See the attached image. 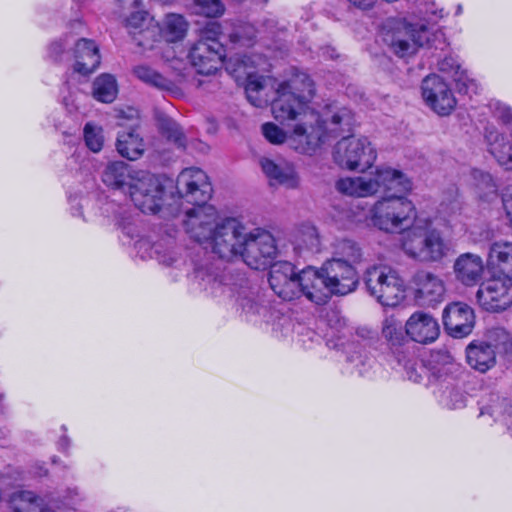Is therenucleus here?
<instances>
[{
    "mask_svg": "<svg viewBox=\"0 0 512 512\" xmlns=\"http://www.w3.org/2000/svg\"><path fill=\"white\" fill-rule=\"evenodd\" d=\"M315 94L312 79L303 72H295L279 83L277 97L271 103L273 117L286 130L272 122L262 125L264 137L272 144H282L287 138L297 144L301 153L314 152L329 137L350 131L353 115L346 107L331 106L322 115L310 107Z\"/></svg>",
    "mask_w": 512,
    "mask_h": 512,
    "instance_id": "obj_1",
    "label": "nucleus"
},
{
    "mask_svg": "<svg viewBox=\"0 0 512 512\" xmlns=\"http://www.w3.org/2000/svg\"><path fill=\"white\" fill-rule=\"evenodd\" d=\"M176 189L182 198L196 205L186 212L184 220L190 237L221 259L238 257L247 229L236 218L219 219L216 209L205 205L212 193L205 172L195 167L184 169L177 177Z\"/></svg>",
    "mask_w": 512,
    "mask_h": 512,
    "instance_id": "obj_2",
    "label": "nucleus"
},
{
    "mask_svg": "<svg viewBox=\"0 0 512 512\" xmlns=\"http://www.w3.org/2000/svg\"><path fill=\"white\" fill-rule=\"evenodd\" d=\"M371 221L378 229L404 233L402 248L415 260L424 263L440 262L449 253L441 233L432 227L428 218L417 216L414 203L404 195L382 196L370 210Z\"/></svg>",
    "mask_w": 512,
    "mask_h": 512,
    "instance_id": "obj_3",
    "label": "nucleus"
},
{
    "mask_svg": "<svg viewBox=\"0 0 512 512\" xmlns=\"http://www.w3.org/2000/svg\"><path fill=\"white\" fill-rule=\"evenodd\" d=\"M269 283L283 300L305 296L315 304H325L332 295L344 296L356 290L359 276L356 268L339 261H325L320 269L308 267L295 272L287 261L271 265Z\"/></svg>",
    "mask_w": 512,
    "mask_h": 512,
    "instance_id": "obj_4",
    "label": "nucleus"
},
{
    "mask_svg": "<svg viewBox=\"0 0 512 512\" xmlns=\"http://www.w3.org/2000/svg\"><path fill=\"white\" fill-rule=\"evenodd\" d=\"M101 179L112 189L128 191L134 205L143 213L159 211L164 189L155 175L134 170L123 161H113L106 165Z\"/></svg>",
    "mask_w": 512,
    "mask_h": 512,
    "instance_id": "obj_5",
    "label": "nucleus"
},
{
    "mask_svg": "<svg viewBox=\"0 0 512 512\" xmlns=\"http://www.w3.org/2000/svg\"><path fill=\"white\" fill-rule=\"evenodd\" d=\"M336 190L347 196L366 198L379 192L383 196L404 195L411 191V181L399 170L379 167L375 172L356 177L340 178L335 183Z\"/></svg>",
    "mask_w": 512,
    "mask_h": 512,
    "instance_id": "obj_6",
    "label": "nucleus"
},
{
    "mask_svg": "<svg viewBox=\"0 0 512 512\" xmlns=\"http://www.w3.org/2000/svg\"><path fill=\"white\" fill-rule=\"evenodd\" d=\"M381 39L389 50L400 58L414 55L431 40L432 32L423 23L410 24L402 20H388L382 27Z\"/></svg>",
    "mask_w": 512,
    "mask_h": 512,
    "instance_id": "obj_7",
    "label": "nucleus"
},
{
    "mask_svg": "<svg viewBox=\"0 0 512 512\" xmlns=\"http://www.w3.org/2000/svg\"><path fill=\"white\" fill-rule=\"evenodd\" d=\"M369 294L381 305L395 307L405 298V285L398 273L387 266L373 265L365 271Z\"/></svg>",
    "mask_w": 512,
    "mask_h": 512,
    "instance_id": "obj_8",
    "label": "nucleus"
},
{
    "mask_svg": "<svg viewBox=\"0 0 512 512\" xmlns=\"http://www.w3.org/2000/svg\"><path fill=\"white\" fill-rule=\"evenodd\" d=\"M377 158L375 148L366 137H343L334 147L333 159L341 168L364 171Z\"/></svg>",
    "mask_w": 512,
    "mask_h": 512,
    "instance_id": "obj_9",
    "label": "nucleus"
},
{
    "mask_svg": "<svg viewBox=\"0 0 512 512\" xmlns=\"http://www.w3.org/2000/svg\"><path fill=\"white\" fill-rule=\"evenodd\" d=\"M242 241L239 257L252 269H265L277 256L275 238L264 229L247 230Z\"/></svg>",
    "mask_w": 512,
    "mask_h": 512,
    "instance_id": "obj_10",
    "label": "nucleus"
},
{
    "mask_svg": "<svg viewBox=\"0 0 512 512\" xmlns=\"http://www.w3.org/2000/svg\"><path fill=\"white\" fill-rule=\"evenodd\" d=\"M479 304L487 311L505 310L512 304V277H493L476 293Z\"/></svg>",
    "mask_w": 512,
    "mask_h": 512,
    "instance_id": "obj_11",
    "label": "nucleus"
},
{
    "mask_svg": "<svg viewBox=\"0 0 512 512\" xmlns=\"http://www.w3.org/2000/svg\"><path fill=\"white\" fill-rule=\"evenodd\" d=\"M131 5L137 10L125 20L128 33L138 46L152 47V43L159 37V24L145 10L140 9L142 7L140 0H131Z\"/></svg>",
    "mask_w": 512,
    "mask_h": 512,
    "instance_id": "obj_12",
    "label": "nucleus"
},
{
    "mask_svg": "<svg viewBox=\"0 0 512 512\" xmlns=\"http://www.w3.org/2000/svg\"><path fill=\"white\" fill-rule=\"evenodd\" d=\"M422 96L427 105L439 115H448L456 105L449 86L438 75H428L422 81Z\"/></svg>",
    "mask_w": 512,
    "mask_h": 512,
    "instance_id": "obj_13",
    "label": "nucleus"
},
{
    "mask_svg": "<svg viewBox=\"0 0 512 512\" xmlns=\"http://www.w3.org/2000/svg\"><path fill=\"white\" fill-rule=\"evenodd\" d=\"M224 49L220 42L198 40L189 51L191 64L199 74H214L223 62Z\"/></svg>",
    "mask_w": 512,
    "mask_h": 512,
    "instance_id": "obj_14",
    "label": "nucleus"
},
{
    "mask_svg": "<svg viewBox=\"0 0 512 512\" xmlns=\"http://www.w3.org/2000/svg\"><path fill=\"white\" fill-rule=\"evenodd\" d=\"M443 324L449 335L462 338L469 335L474 327V311L463 302H453L443 310Z\"/></svg>",
    "mask_w": 512,
    "mask_h": 512,
    "instance_id": "obj_15",
    "label": "nucleus"
},
{
    "mask_svg": "<svg viewBox=\"0 0 512 512\" xmlns=\"http://www.w3.org/2000/svg\"><path fill=\"white\" fill-rule=\"evenodd\" d=\"M259 165L271 186H282L286 189L299 187L300 177L291 162L262 157L259 160Z\"/></svg>",
    "mask_w": 512,
    "mask_h": 512,
    "instance_id": "obj_16",
    "label": "nucleus"
},
{
    "mask_svg": "<svg viewBox=\"0 0 512 512\" xmlns=\"http://www.w3.org/2000/svg\"><path fill=\"white\" fill-rule=\"evenodd\" d=\"M415 297L427 305L442 301L445 294V285L440 276L427 271L419 270L412 277Z\"/></svg>",
    "mask_w": 512,
    "mask_h": 512,
    "instance_id": "obj_17",
    "label": "nucleus"
},
{
    "mask_svg": "<svg viewBox=\"0 0 512 512\" xmlns=\"http://www.w3.org/2000/svg\"><path fill=\"white\" fill-rule=\"evenodd\" d=\"M193 277L199 287L212 297H220L230 290L224 283L225 276L221 268L208 260L195 265Z\"/></svg>",
    "mask_w": 512,
    "mask_h": 512,
    "instance_id": "obj_18",
    "label": "nucleus"
},
{
    "mask_svg": "<svg viewBox=\"0 0 512 512\" xmlns=\"http://www.w3.org/2000/svg\"><path fill=\"white\" fill-rule=\"evenodd\" d=\"M453 273L457 281L467 287L480 282L484 273V261L475 253H462L454 261Z\"/></svg>",
    "mask_w": 512,
    "mask_h": 512,
    "instance_id": "obj_19",
    "label": "nucleus"
},
{
    "mask_svg": "<svg viewBox=\"0 0 512 512\" xmlns=\"http://www.w3.org/2000/svg\"><path fill=\"white\" fill-rule=\"evenodd\" d=\"M406 334L415 342L427 344L434 342L440 332L437 320L428 313L415 312L407 320Z\"/></svg>",
    "mask_w": 512,
    "mask_h": 512,
    "instance_id": "obj_20",
    "label": "nucleus"
},
{
    "mask_svg": "<svg viewBox=\"0 0 512 512\" xmlns=\"http://www.w3.org/2000/svg\"><path fill=\"white\" fill-rule=\"evenodd\" d=\"M74 71L81 75L93 73L100 65L99 48L93 40L75 39L73 48Z\"/></svg>",
    "mask_w": 512,
    "mask_h": 512,
    "instance_id": "obj_21",
    "label": "nucleus"
},
{
    "mask_svg": "<svg viewBox=\"0 0 512 512\" xmlns=\"http://www.w3.org/2000/svg\"><path fill=\"white\" fill-rule=\"evenodd\" d=\"M66 505L59 504L55 498L45 501L31 491L14 492L9 501L11 512H54Z\"/></svg>",
    "mask_w": 512,
    "mask_h": 512,
    "instance_id": "obj_22",
    "label": "nucleus"
},
{
    "mask_svg": "<svg viewBox=\"0 0 512 512\" xmlns=\"http://www.w3.org/2000/svg\"><path fill=\"white\" fill-rule=\"evenodd\" d=\"M467 363L481 373L487 372L496 364V352L485 341L475 340L466 348Z\"/></svg>",
    "mask_w": 512,
    "mask_h": 512,
    "instance_id": "obj_23",
    "label": "nucleus"
},
{
    "mask_svg": "<svg viewBox=\"0 0 512 512\" xmlns=\"http://www.w3.org/2000/svg\"><path fill=\"white\" fill-rule=\"evenodd\" d=\"M132 74L144 84L161 91H167L176 94L177 86L173 81L166 78L156 69L148 64H139L133 67Z\"/></svg>",
    "mask_w": 512,
    "mask_h": 512,
    "instance_id": "obj_24",
    "label": "nucleus"
},
{
    "mask_svg": "<svg viewBox=\"0 0 512 512\" xmlns=\"http://www.w3.org/2000/svg\"><path fill=\"white\" fill-rule=\"evenodd\" d=\"M484 136L489 145V151L496 158L497 162L506 169L511 170L512 144L504 142V138L494 127H486Z\"/></svg>",
    "mask_w": 512,
    "mask_h": 512,
    "instance_id": "obj_25",
    "label": "nucleus"
},
{
    "mask_svg": "<svg viewBox=\"0 0 512 512\" xmlns=\"http://www.w3.org/2000/svg\"><path fill=\"white\" fill-rule=\"evenodd\" d=\"M438 67L441 72L452 77L460 93L476 92L477 83L468 76L455 58L445 57L438 63Z\"/></svg>",
    "mask_w": 512,
    "mask_h": 512,
    "instance_id": "obj_26",
    "label": "nucleus"
},
{
    "mask_svg": "<svg viewBox=\"0 0 512 512\" xmlns=\"http://www.w3.org/2000/svg\"><path fill=\"white\" fill-rule=\"evenodd\" d=\"M362 259V249L356 242L350 239H339L333 243V256L328 261H339L356 268Z\"/></svg>",
    "mask_w": 512,
    "mask_h": 512,
    "instance_id": "obj_27",
    "label": "nucleus"
},
{
    "mask_svg": "<svg viewBox=\"0 0 512 512\" xmlns=\"http://www.w3.org/2000/svg\"><path fill=\"white\" fill-rule=\"evenodd\" d=\"M118 153L129 160H136L144 153L143 139L135 130L123 131L116 141Z\"/></svg>",
    "mask_w": 512,
    "mask_h": 512,
    "instance_id": "obj_28",
    "label": "nucleus"
},
{
    "mask_svg": "<svg viewBox=\"0 0 512 512\" xmlns=\"http://www.w3.org/2000/svg\"><path fill=\"white\" fill-rule=\"evenodd\" d=\"M188 30V22L186 19L175 13L165 16L162 24L159 25V37L165 38L168 42H176L183 39Z\"/></svg>",
    "mask_w": 512,
    "mask_h": 512,
    "instance_id": "obj_29",
    "label": "nucleus"
},
{
    "mask_svg": "<svg viewBox=\"0 0 512 512\" xmlns=\"http://www.w3.org/2000/svg\"><path fill=\"white\" fill-rule=\"evenodd\" d=\"M489 263L498 268L504 276L512 277V243L495 242L489 250Z\"/></svg>",
    "mask_w": 512,
    "mask_h": 512,
    "instance_id": "obj_30",
    "label": "nucleus"
},
{
    "mask_svg": "<svg viewBox=\"0 0 512 512\" xmlns=\"http://www.w3.org/2000/svg\"><path fill=\"white\" fill-rule=\"evenodd\" d=\"M118 94V84L112 74L103 73L95 78L92 85L93 97L102 103H112Z\"/></svg>",
    "mask_w": 512,
    "mask_h": 512,
    "instance_id": "obj_31",
    "label": "nucleus"
},
{
    "mask_svg": "<svg viewBox=\"0 0 512 512\" xmlns=\"http://www.w3.org/2000/svg\"><path fill=\"white\" fill-rule=\"evenodd\" d=\"M75 38L65 34L53 40L47 47V57L55 63H63L73 59Z\"/></svg>",
    "mask_w": 512,
    "mask_h": 512,
    "instance_id": "obj_32",
    "label": "nucleus"
},
{
    "mask_svg": "<svg viewBox=\"0 0 512 512\" xmlns=\"http://www.w3.org/2000/svg\"><path fill=\"white\" fill-rule=\"evenodd\" d=\"M295 241L299 249H306L315 253L320 251V236L317 228L311 224H303L299 227Z\"/></svg>",
    "mask_w": 512,
    "mask_h": 512,
    "instance_id": "obj_33",
    "label": "nucleus"
},
{
    "mask_svg": "<svg viewBox=\"0 0 512 512\" xmlns=\"http://www.w3.org/2000/svg\"><path fill=\"white\" fill-rule=\"evenodd\" d=\"M158 127L161 134L165 136L169 141L173 142L178 147H185V134L179 124L176 123L172 118L166 115H160L158 117Z\"/></svg>",
    "mask_w": 512,
    "mask_h": 512,
    "instance_id": "obj_34",
    "label": "nucleus"
},
{
    "mask_svg": "<svg viewBox=\"0 0 512 512\" xmlns=\"http://www.w3.org/2000/svg\"><path fill=\"white\" fill-rule=\"evenodd\" d=\"M264 89L263 79L248 75L245 92L248 101L255 107H264L268 103V99L262 96Z\"/></svg>",
    "mask_w": 512,
    "mask_h": 512,
    "instance_id": "obj_35",
    "label": "nucleus"
},
{
    "mask_svg": "<svg viewBox=\"0 0 512 512\" xmlns=\"http://www.w3.org/2000/svg\"><path fill=\"white\" fill-rule=\"evenodd\" d=\"M237 302L246 316L260 314L261 309H263L262 304L258 300V296L252 291H243L239 295Z\"/></svg>",
    "mask_w": 512,
    "mask_h": 512,
    "instance_id": "obj_36",
    "label": "nucleus"
},
{
    "mask_svg": "<svg viewBox=\"0 0 512 512\" xmlns=\"http://www.w3.org/2000/svg\"><path fill=\"white\" fill-rule=\"evenodd\" d=\"M84 140L87 147L97 153L103 147L104 137L101 127L87 123L84 127Z\"/></svg>",
    "mask_w": 512,
    "mask_h": 512,
    "instance_id": "obj_37",
    "label": "nucleus"
},
{
    "mask_svg": "<svg viewBox=\"0 0 512 512\" xmlns=\"http://www.w3.org/2000/svg\"><path fill=\"white\" fill-rule=\"evenodd\" d=\"M196 13L206 17H219L224 13V5L220 0H195Z\"/></svg>",
    "mask_w": 512,
    "mask_h": 512,
    "instance_id": "obj_38",
    "label": "nucleus"
},
{
    "mask_svg": "<svg viewBox=\"0 0 512 512\" xmlns=\"http://www.w3.org/2000/svg\"><path fill=\"white\" fill-rule=\"evenodd\" d=\"M503 402L498 395L491 394L487 399L480 401V416L489 415L496 419L503 412Z\"/></svg>",
    "mask_w": 512,
    "mask_h": 512,
    "instance_id": "obj_39",
    "label": "nucleus"
},
{
    "mask_svg": "<svg viewBox=\"0 0 512 512\" xmlns=\"http://www.w3.org/2000/svg\"><path fill=\"white\" fill-rule=\"evenodd\" d=\"M509 340L510 335L504 328L495 327L487 332L486 339L484 341L486 344H489L491 348H494L495 352H497L500 349H506Z\"/></svg>",
    "mask_w": 512,
    "mask_h": 512,
    "instance_id": "obj_40",
    "label": "nucleus"
},
{
    "mask_svg": "<svg viewBox=\"0 0 512 512\" xmlns=\"http://www.w3.org/2000/svg\"><path fill=\"white\" fill-rule=\"evenodd\" d=\"M404 368L407 379L414 383H420L428 373L423 363L416 359L407 360Z\"/></svg>",
    "mask_w": 512,
    "mask_h": 512,
    "instance_id": "obj_41",
    "label": "nucleus"
},
{
    "mask_svg": "<svg viewBox=\"0 0 512 512\" xmlns=\"http://www.w3.org/2000/svg\"><path fill=\"white\" fill-rule=\"evenodd\" d=\"M472 177L475 180V184L479 190H483L485 195L495 194L496 186L490 174L474 169L472 171Z\"/></svg>",
    "mask_w": 512,
    "mask_h": 512,
    "instance_id": "obj_42",
    "label": "nucleus"
},
{
    "mask_svg": "<svg viewBox=\"0 0 512 512\" xmlns=\"http://www.w3.org/2000/svg\"><path fill=\"white\" fill-rule=\"evenodd\" d=\"M223 34L220 23L216 21L208 22L200 31L199 40L207 42H220V37Z\"/></svg>",
    "mask_w": 512,
    "mask_h": 512,
    "instance_id": "obj_43",
    "label": "nucleus"
},
{
    "mask_svg": "<svg viewBox=\"0 0 512 512\" xmlns=\"http://www.w3.org/2000/svg\"><path fill=\"white\" fill-rule=\"evenodd\" d=\"M401 328V324L393 318L386 319L382 328L383 336L393 344L398 343L402 337Z\"/></svg>",
    "mask_w": 512,
    "mask_h": 512,
    "instance_id": "obj_44",
    "label": "nucleus"
},
{
    "mask_svg": "<svg viewBox=\"0 0 512 512\" xmlns=\"http://www.w3.org/2000/svg\"><path fill=\"white\" fill-rule=\"evenodd\" d=\"M494 114L503 124L512 127V109L504 104L496 103L494 105Z\"/></svg>",
    "mask_w": 512,
    "mask_h": 512,
    "instance_id": "obj_45",
    "label": "nucleus"
},
{
    "mask_svg": "<svg viewBox=\"0 0 512 512\" xmlns=\"http://www.w3.org/2000/svg\"><path fill=\"white\" fill-rule=\"evenodd\" d=\"M445 404L451 409L461 408L465 405V397L459 391L451 390L446 396Z\"/></svg>",
    "mask_w": 512,
    "mask_h": 512,
    "instance_id": "obj_46",
    "label": "nucleus"
},
{
    "mask_svg": "<svg viewBox=\"0 0 512 512\" xmlns=\"http://www.w3.org/2000/svg\"><path fill=\"white\" fill-rule=\"evenodd\" d=\"M374 332L368 328L362 327L356 330V336L363 341L370 340L374 336Z\"/></svg>",
    "mask_w": 512,
    "mask_h": 512,
    "instance_id": "obj_47",
    "label": "nucleus"
},
{
    "mask_svg": "<svg viewBox=\"0 0 512 512\" xmlns=\"http://www.w3.org/2000/svg\"><path fill=\"white\" fill-rule=\"evenodd\" d=\"M231 42H241L243 40V36L240 34V32L236 31L234 33H231L229 35Z\"/></svg>",
    "mask_w": 512,
    "mask_h": 512,
    "instance_id": "obj_48",
    "label": "nucleus"
},
{
    "mask_svg": "<svg viewBox=\"0 0 512 512\" xmlns=\"http://www.w3.org/2000/svg\"><path fill=\"white\" fill-rule=\"evenodd\" d=\"M323 54H327L330 58H335V50L330 47H326L323 49Z\"/></svg>",
    "mask_w": 512,
    "mask_h": 512,
    "instance_id": "obj_49",
    "label": "nucleus"
},
{
    "mask_svg": "<svg viewBox=\"0 0 512 512\" xmlns=\"http://www.w3.org/2000/svg\"><path fill=\"white\" fill-rule=\"evenodd\" d=\"M60 445L63 447V448H67L69 446V439L64 437L61 439L60 441Z\"/></svg>",
    "mask_w": 512,
    "mask_h": 512,
    "instance_id": "obj_50",
    "label": "nucleus"
},
{
    "mask_svg": "<svg viewBox=\"0 0 512 512\" xmlns=\"http://www.w3.org/2000/svg\"><path fill=\"white\" fill-rule=\"evenodd\" d=\"M4 399H5V395L4 394H0V411L3 410L2 402L4 401Z\"/></svg>",
    "mask_w": 512,
    "mask_h": 512,
    "instance_id": "obj_51",
    "label": "nucleus"
}]
</instances>
